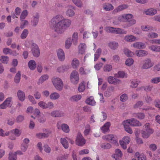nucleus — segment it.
<instances>
[{
	"label": "nucleus",
	"instance_id": "nucleus-23",
	"mask_svg": "<svg viewBox=\"0 0 160 160\" xmlns=\"http://www.w3.org/2000/svg\"><path fill=\"white\" fill-rule=\"evenodd\" d=\"M57 54L59 60L63 61L65 58V54L64 51L62 49H59L57 52Z\"/></svg>",
	"mask_w": 160,
	"mask_h": 160
},
{
	"label": "nucleus",
	"instance_id": "nucleus-33",
	"mask_svg": "<svg viewBox=\"0 0 160 160\" xmlns=\"http://www.w3.org/2000/svg\"><path fill=\"white\" fill-rule=\"evenodd\" d=\"M150 50L154 52H160V46L157 45H151L148 47Z\"/></svg>",
	"mask_w": 160,
	"mask_h": 160
},
{
	"label": "nucleus",
	"instance_id": "nucleus-6",
	"mask_svg": "<svg viewBox=\"0 0 160 160\" xmlns=\"http://www.w3.org/2000/svg\"><path fill=\"white\" fill-rule=\"evenodd\" d=\"M122 122L127 125L132 127L139 126L141 125V123L134 118L125 120Z\"/></svg>",
	"mask_w": 160,
	"mask_h": 160
},
{
	"label": "nucleus",
	"instance_id": "nucleus-10",
	"mask_svg": "<svg viewBox=\"0 0 160 160\" xmlns=\"http://www.w3.org/2000/svg\"><path fill=\"white\" fill-rule=\"evenodd\" d=\"M130 141V138L128 136H125L119 140V142L122 148L123 149H126L127 148V145L129 143Z\"/></svg>",
	"mask_w": 160,
	"mask_h": 160
},
{
	"label": "nucleus",
	"instance_id": "nucleus-5",
	"mask_svg": "<svg viewBox=\"0 0 160 160\" xmlns=\"http://www.w3.org/2000/svg\"><path fill=\"white\" fill-rule=\"evenodd\" d=\"M70 81L72 83L74 84H78L79 80L78 72L76 70L73 71L70 74Z\"/></svg>",
	"mask_w": 160,
	"mask_h": 160
},
{
	"label": "nucleus",
	"instance_id": "nucleus-56",
	"mask_svg": "<svg viewBox=\"0 0 160 160\" xmlns=\"http://www.w3.org/2000/svg\"><path fill=\"white\" fill-rule=\"evenodd\" d=\"M28 14V11L27 10H24L22 12L20 16V20H22L25 19L27 17Z\"/></svg>",
	"mask_w": 160,
	"mask_h": 160
},
{
	"label": "nucleus",
	"instance_id": "nucleus-28",
	"mask_svg": "<svg viewBox=\"0 0 160 160\" xmlns=\"http://www.w3.org/2000/svg\"><path fill=\"white\" fill-rule=\"evenodd\" d=\"M85 102L87 104L91 106H94L96 104V102L92 96H90L87 98L85 101Z\"/></svg>",
	"mask_w": 160,
	"mask_h": 160
},
{
	"label": "nucleus",
	"instance_id": "nucleus-40",
	"mask_svg": "<svg viewBox=\"0 0 160 160\" xmlns=\"http://www.w3.org/2000/svg\"><path fill=\"white\" fill-rule=\"evenodd\" d=\"M103 71L106 72H111L112 68V65L110 64H106L103 67Z\"/></svg>",
	"mask_w": 160,
	"mask_h": 160
},
{
	"label": "nucleus",
	"instance_id": "nucleus-62",
	"mask_svg": "<svg viewBox=\"0 0 160 160\" xmlns=\"http://www.w3.org/2000/svg\"><path fill=\"white\" fill-rule=\"evenodd\" d=\"M128 7V5L125 4L119 6L117 9L114 10V11L117 12H119L122 11L125 9L127 8Z\"/></svg>",
	"mask_w": 160,
	"mask_h": 160
},
{
	"label": "nucleus",
	"instance_id": "nucleus-26",
	"mask_svg": "<svg viewBox=\"0 0 160 160\" xmlns=\"http://www.w3.org/2000/svg\"><path fill=\"white\" fill-rule=\"evenodd\" d=\"M135 53L138 57H142L146 56L148 54V51L144 50H137Z\"/></svg>",
	"mask_w": 160,
	"mask_h": 160
},
{
	"label": "nucleus",
	"instance_id": "nucleus-58",
	"mask_svg": "<svg viewBox=\"0 0 160 160\" xmlns=\"http://www.w3.org/2000/svg\"><path fill=\"white\" fill-rule=\"evenodd\" d=\"M10 135L9 131H5L2 129L0 128V136L5 137Z\"/></svg>",
	"mask_w": 160,
	"mask_h": 160
},
{
	"label": "nucleus",
	"instance_id": "nucleus-52",
	"mask_svg": "<svg viewBox=\"0 0 160 160\" xmlns=\"http://www.w3.org/2000/svg\"><path fill=\"white\" fill-rule=\"evenodd\" d=\"M66 14L68 17H72L74 16L75 12L72 9H68L66 11Z\"/></svg>",
	"mask_w": 160,
	"mask_h": 160
},
{
	"label": "nucleus",
	"instance_id": "nucleus-41",
	"mask_svg": "<svg viewBox=\"0 0 160 160\" xmlns=\"http://www.w3.org/2000/svg\"><path fill=\"white\" fill-rule=\"evenodd\" d=\"M103 8L104 10L107 11L112 10L114 8L113 6L109 3L104 4L103 5Z\"/></svg>",
	"mask_w": 160,
	"mask_h": 160
},
{
	"label": "nucleus",
	"instance_id": "nucleus-15",
	"mask_svg": "<svg viewBox=\"0 0 160 160\" xmlns=\"http://www.w3.org/2000/svg\"><path fill=\"white\" fill-rule=\"evenodd\" d=\"M122 155V151L120 149H117L115 150V153L112 155V157L116 160H120Z\"/></svg>",
	"mask_w": 160,
	"mask_h": 160
},
{
	"label": "nucleus",
	"instance_id": "nucleus-37",
	"mask_svg": "<svg viewBox=\"0 0 160 160\" xmlns=\"http://www.w3.org/2000/svg\"><path fill=\"white\" fill-rule=\"evenodd\" d=\"M122 125L123 126L125 130L128 133L132 134L133 133V131L131 128L129 126L122 122Z\"/></svg>",
	"mask_w": 160,
	"mask_h": 160
},
{
	"label": "nucleus",
	"instance_id": "nucleus-59",
	"mask_svg": "<svg viewBox=\"0 0 160 160\" xmlns=\"http://www.w3.org/2000/svg\"><path fill=\"white\" fill-rule=\"evenodd\" d=\"M67 67L64 65L58 67L57 69V70L58 72L61 73L67 71Z\"/></svg>",
	"mask_w": 160,
	"mask_h": 160
},
{
	"label": "nucleus",
	"instance_id": "nucleus-2",
	"mask_svg": "<svg viewBox=\"0 0 160 160\" xmlns=\"http://www.w3.org/2000/svg\"><path fill=\"white\" fill-rule=\"evenodd\" d=\"M133 15L130 13L124 14L119 15L118 18V20L121 22H129L130 26L135 25L136 23V21L133 19Z\"/></svg>",
	"mask_w": 160,
	"mask_h": 160
},
{
	"label": "nucleus",
	"instance_id": "nucleus-19",
	"mask_svg": "<svg viewBox=\"0 0 160 160\" xmlns=\"http://www.w3.org/2000/svg\"><path fill=\"white\" fill-rule=\"evenodd\" d=\"M49 78V76L47 74H44L42 75L39 78L37 82L38 85L42 84L44 82L48 80Z\"/></svg>",
	"mask_w": 160,
	"mask_h": 160
},
{
	"label": "nucleus",
	"instance_id": "nucleus-61",
	"mask_svg": "<svg viewBox=\"0 0 160 160\" xmlns=\"http://www.w3.org/2000/svg\"><path fill=\"white\" fill-rule=\"evenodd\" d=\"M68 155L63 154L58 155L57 157V160H66L68 157Z\"/></svg>",
	"mask_w": 160,
	"mask_h": 160
},
{
	"label": "nucleus",
	"instance_id": "nucleus-51",
	"mask_svg": "<svg viewBox=\"0 0 160 160\" xmlns=\"http://www.w3.org/2000/svg\"><path fill=\"white\" fill-rule=\"evenodd\" d=\"M91 131L90 125L88 124H87L85 125V129L83 133L85 135L87 136L89 134Z\"/></svg>",
	"mask_w": 160,
	"mask_h": 160
},
{
	"label": "nucleus",
	"instance_id": "nucleus-64",
	"mask_svg": "<svg viewBox=\"0 0 160 160\" xmlns=\"http://www.w3.org/2000/svg\"><path fill=\"white\" fill-rule=\"evenodd\" d=\"M17 157L13 153V152H11L9 154V160H17Z\"/></svg>",
	"mask_w": 160,
	"mask_h": 160
},
{
	"label": "nucleus",
	"instance_id": "nucleus-22",
	"mask_svg": "<svg viewBox=\"0 0 160 160\" xmlns=\"http://www.w3.org/2000/svg\"><path fill=\"white\" fill-rule=\"evenodd\" d=\"M115 77L121 78H126L128 77V74L124 71H119L114 74Z\"/></svg>",
	"mask_w": 160,
	"mask_h": 160
},
{
	"label": "nucleus",
	"instance_id": "nucleus-57",
	"mask_svg": "<svg viewBox=\"0 0 160 160\" xmlns=\"http://www.w3.org/2000/svg\"><path fill=\"white\" fill-rule=\"evenodd\" d=\"M28 34V31L27 29H24L22 32L21 36L20 38L22 39H25L27 36Z\"/></svg>",
	"mask_w": 160,
	"mask_h": 160
},
{
	"label": "nucleus",
	"instance_id": "nucleus-48",
	"mask_svg": "<svg viewBox=\"0 0 160 160\" xmlns=\"http://www.w3.org/2000/svg\"><path fill=\"white\" fill-rule=\"evenodd\" d=\"M153 132H146V130H142L141 133L142 137L145 138H148L150 135Z\"/></svg>",
	"mask_w": 160,
	"mask_h": 160
},
{
	"label": "nucleus",
	"instance_id": "nucleus-47",
	"mask_svg": "<svg viewBox=\"0 0 160 160\" xmlns=\"http://www.w3.org/2000/svg\"><path fill=\"white\" fill-rule=\"evenodd\" d=\"M114 33L118 34H125L127 33V32L124 30L119 28H114Z\"/></svg>",
	"mask_w": 160,
	"mask_h": 160
},
{
	"label": "nucleus",
	"instance_id": "nucleus-7",
	"mask_svg": "<svg viewBox=\"0 0 160 160\" xmlns=\"http://www.w3.org/2000/svg\"><path fill=\"white\" fill-rule=\"evenodd\" d=\"M77 145L82 147L84 146L86 142V140L80 133H78L75 140Z\"/></svg>",
	"mask_w": 160,
	"mask_h": 160
},
{
	"label": "nucleus",
	"instance_id": "nucleus-44",
	"mask_svg": "<svg viewBox=\"0 0 160 160\" xmlns=\"http://www.w3.org/2000/svg\"><path fill=\"white\" fill-rule=\"evenodd\" d=\"M144 130L146 132H153L154 130L151 128L150 124L147 123L144 125Z\"/></svg>",
	"mask_w": 160,
	"mask_h": 160
},
{
	"label": "nucleus",
	"instance_id": "nucleus-24",
	"mask_svg": "<svg viewBox=\"0 0 160 160\" xmlns=\"http://www.w3.org/2000/svg\"><path fill=\"white\" fill-rule=\"evenodd\" d=\"M157 12V10L156 9L151 8L144 10V13L147 15H153L156 14Z\"/></svg>",
	"mask_w": 160,
	"mask_h": 160
},
{
	"label": "nucleus",
	"instance_id": "nucleus-39",
	"mask_svg": "<svg viewBox=\"0 0 160 160\" xmlns=\"http://www.w3.org/2000/svg\"><path fill=\"white\" fill-rule=\"evenodd\" d=\"M124 54L128 57H132L134 55V53L128 48H125L123 50Z\"/></svg>",
	"mask_w": 160,
	"mask_h": 160
},
{
	"label": "nucleus",
	"instance_id": "nucleus-63",
	"mask_svg": "<svg viewBox=\"0 0 160 160\" xmlns=\"http://www.w3.org/2000/svg\"><path fill=\"white\" fill-rule=\"evenodd\" d=\"M21 21V23L20 25V28L22 29H23L26 26H27L29 24L28 21L26 20L23 19Z\"/></svg>",
	"mask_w": 160,
	"mask_h": 160
},
{
	"label": "nucleus",
	"instance_id": "nucleus-3",
	"mask_svg": "<svg viewBox=\"0 0 160 160\" xmlns=\"http://www.w3.org/2000/svg\"><path fill=\"white\" fill-rule=\"evenodd\" d=\"M51 81L56 90L59 91L62 90L63 88L64 84L61 78L58 77H54L52 78Z\"/></svg>",
	"mask_w": 160,
	"mask_h": 160
},
{
	"label": "nucleus",
	"instance_id": "nucleus-50",
	"mask_svg": "<svg viewBox=\"0 0 160 160\" xmlns=\"http://www.w3.org/2000/svg\"><path fill=\"white\" fill-rule=\"evenodd\" d=\"M100 147L102 149H107L111 148V145L108 143H102L101 144Z\"/></svg>",
	"mask_w": 160,
	"mask_h": 160
},
{
	"label": "nucleus",
	"instance_id": "nucleus-1",
	"mask_svg": "<svg viewBox=\"0 0 160 160\" xmlns=\"http://www.w3.org/2000/svg\"><path fill=\"white\" fill-rule=\"evenodd\" d=\"M71 21L64 18L62 16L57 15L53 18L49 23L51 28L58 34L64 33L71 24Z\"/></svg>",
	"mask_w": 160,
	"mask_h": 160
},
{
	"label": "nucleus",
	"instance_id": "nucleus-21",
	"mask_svg": "<svg viewBox=\"0 0 160 160\" xmlns=\"http://www.w3.org/2000/svg\"><path fill=\"white\" fill-rule=\"evenodd\" d=\"M124 40L126 41L129 42H135L137 40L136 37L131 35H126L124 37Z\"/></svg>",
	"mask_w": 160,
	"mask_h": 160
},
{
	"label": "nucleus",
	"instance_id": "nucleus-54",
	"mask_svg": "<svg viewBox=\"0 0 160 160\" xmlns=\"http://www.w3.org/2000/svg\"><path fill=\"white\" fill-rule=\"evenodd\" d=\"M73 3L77 7L81 8L83 6V4L81 0H72Z\"/></svg>",
	"mask_w": 160,
	"mask_h": 160
},
{
	"label": "nucleus",
	"instance_id": "nucleus-8",
	"mask_svg": "<svg viewBox=\"0 0 160 160\" xmlns=\"http://www.w3.org/2000/svg\"><path fill=\"white\" fill-rule=\"evenodd\" d=\"M13 104L12 98L11 97L6 99L4 102L0 105V109H5L8 107H11Z\"/></svg>",
	"mask_w": 160,
	"mask_h": 160
},
{
	"label": "nucleus",
	"instance_id": "nucleus-27",
	"mask_svg": "<svg viewBox=\"0 0 160 160\" xmlns=\"http://www.w3.org/2000/svg\"><path fill=\"white\" fill-rule=\"evenodd\" d=\"M80 65V62L77 58H73L71 62V65L73 69H77Z\"/></svg>",
	"mask_w": 160,
	"mask_h": 160
},
{
	"label": "nucleus",
	"instance_id": "nucleus-45",
	"mask_svg": "<svg viewBox=\"0 0 160 160\" xmlns=\"http://www.w3.org/2000/svg\"><path fill=\"white\" fill-rule=\"evenodd\" d=\"M134 60L132 58H128L126 59L125 62V65L128 67L132 66L134 63Z\"/></svg>",
	"mask_w": 160,
	"mask_h": 160
},
{
	"label": "nucleus",
	"instance_id": "nucleus-60",
	"mask_svg": "<svg viewBox=\"0 0 160 160\" xmlns=\"http://www.w3.org/2000/svg\"><path fill=\"white\" fill-rule=\"evenodd\" d=\"M9 59L7 56H1L0 61L3 63L7 64L8 63Z\"/></svg>",
	"mask_w": 160,
	"mask_h": 160
},
{
	"label": "nucleus",
	"instance_id": "nucleus-46",
	"mask_svg": "<svg viewBox=\"0 0 160 160\" xmlns=\"http://www.w3.org/2000/svg\"><path fill=\"white\" fill-rule=\"evenodd\" d=\"M158 36V34L157 33L154 32L148 33L147 35V39L157 38Z\"/></svg>",
	"mask_w": 160,
	"mask_h": 160
},
{
	"label": "nucleus",
	"instance_id": "nucleus-16",
	"mask_svg": "<svg viewBox=\"0 0 160 160\" xmlns=\"http://www.w3.org/2000/svg\"><path fill=\"white\" fill-rule=\"evenodd\" d=\"M107 81L110 84L117 85L121 83V81L112 76H109L107 78Z\"/></svg>",
	"mask_w": 160,
	"mask_h": 160
},
{
	"label": "nucleus",
	"instance_id": "nucleus-12",
	"mask_svg": "<svg viewBox=\"0 0 160 160\" xmlns=\"http://www.w3.org/2000/svg\"><path fill=\"white\" fill-rule=\"evenodd\" d=\"M57 127L58 129H61L64 132L68 133L70 131L69 126L66 124L63 123L61 125L60 122H58L57 124Z\"/></svg>",
	"mask_w": 160,
	"mask_h": 160
},
{
	"label": "nucleus",
	"instance_id": "nucleus-13",
	"mask_svg": "<svg viewBox=\"0 0 160 160\" xmlns=\"http://www.w3.org/2000/svg\"><path fill=\"white\" fill-rule=\"evenodd\" d=\"M154 65V62L149 58L146 59L142 65V68L143 69H148L152 67Z\"/></svg>",
	"mask_w": 160,
	"mask_h": 160
},
{
	"label": "nucleus",
	"instance_id": "nucleus-43",
	"mask_svg": "<svg viewBox=\"0 0 160 160\" xmlns=\"http://www.w3.org/2000/svg\"><path fill=\"white\" fill-rule=\"evenodd\" d=\"M85 89V82L82 81L79 84L78 90L79 92H84Z\"/></svg>",
	"mask_w": 160,
	"mask_h": 160
},
{
	"label": "nucleus",
	"instance_id": "nucleus-32",
	"mask_svg": "<svg viewBox=\"0 0 160 160\" xmlns=\"http://www.w3.org/2000/svg\"><path fill=\"white\" fill-rule=\"evenodd\" d=\"M86 49V44L84 43H80L78 46V51L79 53L84 54Z\"/></svg>",
	"mask_w": 160,
	"mask_h": 160
},
{
	"label": "nucleus",
	"instance_id": "nucleus-25",
	"mask_svg": "<svg viewBox=\"0 0 160 160\" xmlns=\"http://www.w3.org/2000/svg\"><path fill=\"white\" fill-rule=\"evenodd\" d=\"M60 94L57 92H52L49 95V99L52 100H58L60 98Z\"/></svg>",
	"mask_w": 160,
	"mask_h": 160
},
{
	"label": "nucleus",
	"instance_id": "nucleus-42",
	"mask_svg": "<svg viewBox=\"0 0 160 160\" xmlns=\"http://www.w3.org/2000/svg\"><path fill=\"white\" fill-rule=\"evenodd\" d=\"M135 156L137 158L138 160H146V156L142 154H140L138 152H136L135 154Z\"/></svg>",
	"mask_w": 160,
	"mask_h": 160
},
{
	"label": "nucleus",
	"instance_id": "nucleus-31",
	"mask_svg": "<svg viewBox=\"0 0 160 160\" xmlns=\"http://www.w3.org/2000/svg\"><path fill=\"white\" fill-rule=\"evenodd\" d=\"M108 46L109 48L112 50H114L116 49L118 46V42L112 41L109 42L108 44Z\"/></svg>",
	"mask_w": 160,
	"mask_h": 160
},
{
	"label": "nucleus",
	"instance_id": "nucleus-9",
	"mask_svg": "<svg viewBox=\"0 0 160 160\" xmlns=\"http://www.w3.org/2000/svg\"><path fill=\"white\" fill-rule=\"evenodd\" d=\"M9 132L10 133H11V135L9 136V138L12 140H16V137H19L22 133L21 130L17 128L12 129Z\"/></svg>",
	"mask_w": 160,
	"mask_h": 160
},
{
	"label": "nucleus",
	"instance_id": "nucleus-49",
	"mask_svg": "<svg viewBox=\"0 0 160 160\" xmlns=\"http://www.w3.org/2000/svg\"><path fill=\"white\" fill-rule=\"evenodd\" d=\"M21 75L20 72L18 71L16 74L14 79V82L16 84L18 83L21 79Z\"/></svg>",
	"mask_w": 160,
	"mask_h": 160
},
{
	"label": "nucleus",
	"instance_id": "nucleus-20",
	"mask_svg": "<svg viewBox=\"0 0 160 160\" xmlns=\"http://www.w3.org/2000/svg\"><path fill=\"white\" fill-rule=\"evenodd\" d=\"M69 139L68 138H62L60 139L61 143L65 149L68 148L69 147Z\"/></svg>",
	"mask_w": 160,
	"mask_h": 160
},
{
	"label": "nucleus",
	"instance_id": "nucleus-35",
	"mask_svg": "<svg viewBox=\"0 0 160 160\" xmlns=\"http://www.w3.org/2000/svg\"><path fill=\"white\" fill-rule=\"evenodd\" d=\"M140 82L137 79H133L130 81V86L132 88H136L138 86Z\"/></svg>",
	"mask_w": 160,
	"mask_h": 160
},
{
	"label": "nucleus",
	"instance_id": "nucleus-38",
	"mask_svg": "<svg viewBox=\"0 0 160 160\" xmlns=\"http://www.w3.org/2000/svg\"><path fill=\"white\" fill-rule=\"evenodd\" d=\"M78 34L77 32H74L72 35V41L73 44L76 45L78 43Z\"/></svg>",
	"mask_w": 160,
	"mask_h": 160
},
{
	"label": "nucleus",
	"instance_id": "nucleus-34",
	"mask_svg": "<svg viewBox=\"0 0 160 160\" xmlns=\"http://www.w3.org/2000/svg\"><path fill=\"white\" fill-rule=\"evenodd\" d=\"M28 65L29 68L31 70H33L36 68V63L34 60H31L28 62Z\"/></svg>",
	"mask_w": 160,
	"mask_h": 160
},
{
	"label": "nucleus",
	"instance_id": "nucleus-53",
	"mask_svg": "<svg viewBox=\"0 0 160 160\" xmlns=\"http://www.w3.org/2000/svg\"><path fill=\"white\" fill-rule=\"evenodd\" d=\"M72 44V41L70 38H68L65 41V46L66 48L68 49Z\"/></svg>",
	"mask_w": 160,
	"mask_h": 160
},
{
	"label": "nucleus",
	"instance_id": "nucleus-11",
	"mask_svg": "<svg viewBox=\"0 0 160 160\" xmlns=\"http://www.w3.org/2000/svg\"><path fill=\"white\" fill-rule=\"evenodd\" d=\"M31 52L33 56L38 58L40 55V51L38 46L35 43H32V47L31 49Z\"/></svg>",
	"mask_w": 160,
	"mask_h": 160
},
{
	"label": "nucleus",
	"instance_id": "nucleus-29",
	"mask_svg": "<svg viewBox=\"0 0 160 160\" xmlns=\"http://www.w3.org/2000/svg\"><path fill=\"white\" fill-rule=\"evenodd\" d=\"M17 95L18 99L20 101L22 102L25 99V95L23 91L20 90L18 91L17 93Z\"/></svg>",
	"mask_w": 160,
	"mask_h": 160
},
{
	"label": "nucleus",
	"instance_id": "nucleus-17",
	"mask_svg": "<svg viewBox=\"0 0 160 160\" xmlns=\"http://www.w3.org/2000/svg\"><path fill=\"white\" fill-rule=\"evenodd\" d=\"M131 47L137 49H144L145 48L146 45L145 43L142 42H138L132 44Z\"/></svg>",
	"mask_w": 160,
	"mask_h": 160
},
{
	"label": "nucleus",
	"instance_id": "nucleus-4",
	"mask_svg": "<svg viewBox=\"0 0 160 160\" xmlns=\"http://www.w3.org/2000/svg\"><path fill=\"white\" fill-rule=\"evenodd\" d=\"M102 138L103 139L110 141L111 142L115 145H118V143L117 137L113 134H106L103 135Z\"/></svg>",
	"mask_w": 160,
	"mask_h": 160
},
{
	"label": "nucleus",
	"instance_id": "nucleus-18",
	"mask_svg": "<svg viewBox=\"0 0 160 160\" xmlns=\"http://www.w3.org/2000/svg\"><path fill=\"white\" fill-rule=\"evenodd\" d=\"M111 125L110 122H107L105 123L103 126L101 127L100 129L102 132L106 133L109 131V128Z\"/></svg>",
	"mask_w": 160,
	"mask_h": 160
},
{
	"label": "nucleus",
	"instance_id": "nucleus-14",
	"mask_svg": "<svg viewBox=\"0 0 160 160\" xmlns=\"http://www.w3.org/2000/svg\"><path fill=\"white\" fill-rule=\"evenodd\" d=\"M44 132V133L38 132L36 134V137L39 139L48 138L51 133V132L48 130H45Z\"/></svg>",
	"mask_w": 160,
	"mask_h": 160
},
{
	"label": "nucleus",
	"instance_id": "nucleus-55",
	"mask_svg": "<svg viewBox=\"0 0 160 160\" xmlns=\"http://www.w3.org/2000/svg\"><path fill=\"white\" fill-rule=\"evenodd\" d=\"M102 52L101 49L100 48L98 49L96 51L94 54V61H96L98 60Z\"/></svg>",
	"mask_w": 160,
	"mask_h": 160
},
{
	"label": "nucleus",
	"instance_id": "nucleus-30",
	"mask_svg": "<svg viewBox=\"0 0 160 160\" xmlns=\"http://www.w3.org/2000/svg\"><path fill=\"white\" fill-rule=\"evenodd\" d=\"M39 18V15L36 14L34 15L31 21V24L32 26H36L38 22Z\"/></svg>",
	"mask_w": 160,
	"mask_h": 160
},
{
	"label": "nucleus",
	"instance_id": "nucleus-36",
	"mask_svg": "<svg viewBox=\"0 0 160 160\" xmlns=\"http://www.w3.org/2000/svg\"><path fill=\"white\" fill-rule=\"evenodd\" d=\"M82 96L79 94L73 95L70 98V100L72 102H78L82 98Z\"/></svg>",
	"mask_w": 160,
	"mask_h": 160
}]
</instances>
